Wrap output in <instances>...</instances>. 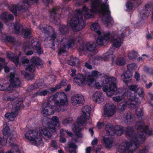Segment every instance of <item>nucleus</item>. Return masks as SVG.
Instances as JSON below:
<instances>
[{
  "label": "nucleus",
  "instance_id": "obj_3",
  "mask_svg": "<svg viewBox=\"0 0 153 153\" xmlns=\"http://www.w3.org/2000/svg\"><path fill=\"white\" fill-rule=\"evenodd\" d=\"M102 90L106 93L108 97H111L115 94L116 97H113V99L116 102L121 101L123 99L126 97V93L122 88H120L117 89L116 82L111 83L109 87L106 85L104 86Z\"/></svg>",
  "mask_w": 153,
  "mask_h": 153
},
{
  "label": "nucleus",
  "instance_id": "obj_20",
  "mask_svg": "<svg viewBox=\"0 0 153 153\" xmlns=\"http://www.w3.org/2000/svg\"><path fill=\"white\" fill-rule=\"evenodd\" d=\"M74 82L76 84L79 85H84L86 84V79L85 76L82 74H77L73 79Z\"/></svg>",
  "mask_w": 153,
  "mask_h": 153
},
{
  "label": "nucleus",
  "instance_id": "obj_64",
  "mask_svg": "<svg viewBox=\"0 0 153 153\" xmlns=\"http://www.w3.org/2000/svg\"><path fill=\"white\" fill-rule=\"evenodd\" d=\"M51 146L54 149H56L57 148V143L55 140H52L51 142Z\"/></svg>",
  "mask_w": 153,
  "mask_h": 153
},
{
  "label": "nucleus",
  "instance_id": "obj_53",
  "mask_svg": "<svg viewBox=\"0 0 153 153\" xmlns=\"http://www.w3.org/2000/svg\"><path fill=\"white\" fill-rule=\"evenodd\" d=\"M126 5L127 8V10L130 12L133 8V4L130 1H128L126 3Z\"/></svg>",
  "mask_w": 153,
  "mask_h": 153
},
{
  "label": "nucleus",
  "instance_id": "obj_44",
  "mask_svg": "<svg viewBox=\"0 0 153 153\" xmlns=\"http://www.w3.org/2000/svg\"><path fill=\"white\" fill-rule=\"evenodd\" d=\"M85 47L86 49V51L90 52H92L94 51L95 48V47L94 46L93 44H91L89 43L86 44L85 45Z\"/></svg>",
  "mask_w": 153,
  "mask_h": 153
},
{
  "label": "nucleus",
  "instance_id": "obj_9",
  "mask_svg": "<svg viewBox=\"0 0 153 153\" xmlns=\"http://www.w3.org/2000/svg\"><path fill=\"white\" fill-rule=\"evenodd\" d=\"M61 46L58 54L60 55L66 52L67 48L69 49L73 48L75 43L74 40L68 37H63L60 41Z\"/></svg>",
  "mask_w": 153,
  "mask_h": 153
},
{
  "label": "nucleus",
  "instance_id": "obj_5",
  "mask_svg": "<svg viewBox=\"0 0 153 153\" xmlns=\"http://www.w3.org/2000/svg\"><path fill=\"white\" fill-rule=\"evenodd\" d=\"M46 126L48 128L41 129L39 130L40 134L42 136L50 138L52 136L51 133L54 132L60 127V123L58 117L56 116H53L50 122L47 123Z\"/></svg>",
  "mask_w": 153,
  "mask_h": 153
},
{
  "label": "nucleus",
  "instance_id": "obj_39",
  "mask_svg": "<svg viewBox=\"0 0 153 153\" xmlns=\"http://www.w3.org/2000/svg\"><path fill=\"white\" fill-rule=\"evenodd\" d=\"M50 27H43L42 24H40L39 26V28L42 32L47 35H49L50 33L49 28Z\"/></svg>",
  "mask_w": 153,
  "mask_h": 153
},
{
  "label": "nucleus",
  "instance_id": "obj_36",
  "mask_svg": "<svg viewBox=\"0 0 153 153\" xmlns=\"http://www.w3.org/2000/svg\"><path fill=\"white\" fill-rule=\"evenodd\" d=\"M8 58L15 63L16 66L18 65L19 64V56H11L10 54H8L7 55Z\"/></svg>",
  "mask_w": 153,
  "mask_h": 153
},
{
  "label": "nucleus",
  "instance_id": "obj_13",
  "mask_svg": "<svg viewBox=\"0 0 153 153\" xmlns=\"http://www.w3.org/2000/svg\"><path fill=\"white\" fill-rule=\"evenodd\" d=\"M25 0H23V3L22 4H18L15 5L12 4L10 5L9 7L10 10L16 16H17V11L21 12H24L27 11L28 9V7L27 6H25V4L28 5H32V1H30L29 3L30 4H28L25 2Z\"/></svg>",
  "mask_w": 153,
  "mask_h": 153
},
{
  "label": "nucleus",
  "instance_id": "obj_4",
  "mask_svg": "<svg viewBox=\"0 0 153 153\" xmlns=\"http://www.w3.org/2000/svg\"><path fill=\"white\" fill-rule=\"evenodd\" d=\"M76 13L72 15L71 20L67 22L68 25L74 31L80 30L85 25L81 11L78 9L76 10Z\"/></svg>",
  "mask_w": 153,
  "mask_h": 153
},
{
  "label": "nucleus",
  "instance_id": "obj_41",
  "mask_svg": "<svg viewBox=\"0 0 153 153\" xmlns=\"http://www.w3.org/2000/svg\"><path fill=\"white\" fill-rule=\"evenodd\" d=\"M69 30V28L67 26L62 25H61L59 28V31L63 34H67Z\"/></svg>",
  "mask_w": 153,
  "mask_h": 153
},
{
  "label": "nucleus",
  "instance_id": "obj_23",
  "mask_svg": "<svg viewBox=\"0 0 153 153\" xmlns=\"http://www.w3.org/2000/svg\"><path fill=\"white\" fill-rule=\"evenodd\" d=\"M104 96L102 92L97 91L94 94L93 99L95 102L100 104L104 101Z\"/></svg>",
  "mask_w": 153,
  "mask_h": 153
},
{
  "label": "nucleus",
  "instance_id": "obj_25",
  "mask_svg": "<svg viewBox=\"0 0 153 153\" xmlns=\"http://www.w3.org/2000/svg\"><path fill=\"white\" fill-rule=\"evenodd\" d=\"M131 74L129 71H125L124 73L121 75V79L125 83L127 84L130 82Z\"/></svg>",
  "mask_w": 153,
  "mask_h": 153
},
{
  "label": "nucleus",
  "instance_id": "obj_56",
  "mask_svg": "<svg viewBox=\"0 0 153 153\" xmlns=\"http://www.w3.org/2000/svg\"><path fill=\"white\" fill-rule=\"evenodd\" d=\"M66 81L67 80L66 79H62L59 84L56 85L60 89L62 87L65 86L67 85Z\"/></svg>",
  "mask_w": 153,
  "mask_h": 153
},
{
  "label": "nucleus",
  "instance_id": "obj_17",
  "mask_svg": "<svg viewBox=\"0 0 153 153\" xmlns=\"http://www.w3.org/2000/svg\"><path fill=\"white\" fill-rule=\"evenodd\" d=\"M50 102V101L45 102L42 105L41 112L42 114L44 116H49L51 114L49 111L50 110V111H52L53 106L51 105Z\"/></svg>",
  "mask_w": 153,
  "mask_h": 153
},
{
  "label": "nucleus",
  "instance_id": "obj_8",
  "mask_svg": "<svg viewBox=\"0 0 153 153\" xmlns=\"http://www.w3.org/2000/svg\"><path fill=\"white\" fill-rule=\"evenodd\" d=\"M23 102L22 98H18L13 104V107L15 109L14 111L11 113H6L5 114V117L11 121L14 120L18 114L19 110L21 108H24Z\"/></svg>",
  "mask_w": 153,
  "mask_h": 153
},
{
  "label": "nucleus",
  "instance_id": "obj_33",
  "mask_svg": "<svg viewBox=\"0 0 153 153\" xmlns=\"http://www.w3.org/2000/svg\"><path fill=\"white\" fill-rule=\"evenodd\" d=\"M50 93V91L47 89H45L42 91L38 90L34 93L33 94V97H35L38 96H45L48 94Z\"/></svg>",
  "mask_w": 153,
  "mask_h": 153
},
{
  "label": "nucleus",
  "instance_id": "obj_14",
  "mask_svg": "<svg viewBox=\"0 0 153 153\" xmlns=\"http://www.w3.org/2000/svg\"><path fill=\"white\" fill-rule=\"evenodd\" d=\"M100 27L97 23L93 24L91 26V29L93 30L99 35L98 37L96 40V42L98 45H103L104 43L107 42L104 39L103 36H101V32L100 31Z\"/></svg>",
  "mask_w": 153,
  "mask_h": 153
},
{
  "label": "nucleus",
  "instance_id": "obj_40",
  "mask_svg": "<svg viewBox=\"0 0 153 153\" xmlns=\"http://www.w3.org/2000/svg\"><path fill=\"white\" fill-rule=\"evenodd\" d=\"M82 10L85 12V17L89 19L92 18L93 15L92 14H89L88 12V8L86 6H83L82 8Z\"/></svg>",
  "mask_w": 153,
  "mask_h": 153
},
{
  "label": "nucleus",
  "instance_id": "obj_54",
  "mask_svg": "<svg viewBox=\"0 0 153 153\" xmlns=\"http://www.w3.org/2000/svg\"><path fill=\"white\" fill-rule=\"evenodd\" d=\"M137 66L136 64L133 63L129 64L127 65L128 69L129 71L135 70L137 68Z\"/></svg>",
  "mask_w": 153,
  "mask_h": 153
},
{
  "label": "nucleus",
  "instance_id": "obj_16",
  "mask_svg": "<svg viewBox=\"0 0 153 153\" xmlns=\"http://www.w3.org/2000/svg\"><path fill=\"white\" fill-rule=\"evenodd\" d=\"M104 114L106 117H110L116 112V106L114 104H107L104 109Z\"/></svg>",
  "mask_w": 153,
  "mask_h": 153
},
{
  "label": "nucleus",
  "instance_id": "obj_51",
  "mask_svg": "<svg viewBox=\"0 0 153 153\" xmlns=\"http://www.w3.org/2000/svg\"><path fill=\"white\" fill-rule=\"evenodd\" d=\"M112 49V48H110V51L107 52L104 54V56L107 59L111 58H112V60H113L114 58L113 57V55L114 51H112L111 50Z\"/></svg>",
  "mask_w": 153,
  "mask_h": 153
},
{
  "label": "nucleus",
  "instance_id": "obj_26",
  "mask_svg": "<svg viewBox=\"0 0 153 153\" xmlns=\"http://www.w3.org/2000/svg\"><path fill=\"white\" fill-rule=\"evenodd\" d=\"M107 134L109 135L114 136L115 134V128L111 123L107 124L105 126Z\"/></svg>",
  "mask_w": 153,
  "mask_h": 153
},
{
  "label": "nucleus",
  "instance_id": "obj_7",
  "mask_svg": "<svg viewBox=\"0 0 153 153\" xmlns=\"http://www.w3.org/2000/svg\"><path fill=\"white\" fill-rule=\"evenodd\" d=\"M68 101L67 95L64 92L56 93L52 100V102H54V105L57 107L55 108V111L58 112L60 111V107H64L67 105Z\"/></svg>",
  "mask_w": 153,
  "mask_h": 153
},
{
  "label": "nucleus",
  "instance_id": "obj_11",
  "mask_svg": "<svg viewBox=\"0 0 153 153\" xmlns=\"http://www.w3.org/2000/svg\"><path fill=\"white\" fill-rule=\"evenodd\" d=\"M91 107L88 105L83 107L82 109L83 115L78 117L77 124L78 126H82L89 118L91 112Z\"/></svg>",
  "mask_w": 153,
  "mask_h": 153
},
{
  "label": "nucleus",
  "instance_id": "obj_38",
  "mask_svg": "<svg viewBox=\"0 0 153 153\" xmlns=\"http://www.w3.org/2000/svg\"><path fill=\"white\" fill-rule=\"evenodd\" d=\"M2 132L4 135L3 137H6L7 139L11 134L10 127L8 126H6L3 129Z\"/></svg>",
  "mask_w": 153,
  "mask_h": 153
},
{
  "label": "nucleus",
  "instance_id": "obj_1",
  "mask_svg": "<svg viewBox=\"0 0 153 153\" xmlns=\"http://www.w3.org/2000/svg\"><path fill=\"white\" fill-rule=\"evenodd\" d=\"M107 2L108 0H105ZM91 9L89 10L91 13L102 14V18L101 20L108 27L109 26H112L114 23V20L111 15L109 5L106 2L102 3V0H91Z\"/></svg>",
  "mask_w": 153,
  "mask_h": 153
},
{
  "label": "nucleus",
  "instance_id": "obj_49",
  "mask_svg": "<svg viewBox=\"0 0 153 153\" xmlns=\"http://www.w3.org/2000/svg\"><path fill=\"white\" fill-rule=\"evenodd\" d=\"M31 45L30 43L28 42H25L23 46V49L24 52H26L28 50L30 49Z\"/></svg>",
  "mask_w": 153,
  "mask_h": 153
},
{
  "label": "nucleus",
  "instance_id": "obj_28",
  "mask_svg": "<svg viewBox=\"0 0 153 153\" xmlns=\"http://www.w3.org/2000/svg\"><path fill=\"white\" fill-rule=\"evenodd\" d=\"M31 61L33 64L35 65L38 69L39 68V67L43 64L41 59L37 56L33 57Z\"/></svg>",
  "mask_w": 153,
  "mask_h": 153
},
{
  "label": "nucleus",
  "instance_id": "obj_32",
  "mask_svg": "<svg viewBox=\"0 0 153 153\" xmlns=\"http://www.w3.org/2000/svg\"><path fill=\"white\" fill-rule=\"evenodd\" d=\"M101 79L102 81L101 84L102 85V87L104 86L105 85H107L109 87L110 84L111 83L114 82H111V79L107 76H105L102 77Z\"/></svg>",
  "mask_w": 153,
  "mask_h": 153
},
{
  "label": "nucleus",
  "instance_id": "obj_61",
  "mask_svg": "<svg viewBox=\"0 0 153 153\" xmlns=\"http://www.w3.org/2000/svg\"><path fill=\"white\" fill-rule=\"evenodd\" d=\"M93 77H97L101 75V74L97 71H94L92 72L91 75Z\"/></svg>",
  "mask_w": 153,
  "mask_h": 153
},
{
  "label": "nucleus",
  "instance_id": "obj_42",
  "mask_svg": "<svg viewBox=\"0 0 153 153\" xmlns=\"http://www.w3.org/2000/svg\"><path fill=\"white\" fill-rule=\"evenodd\" d=\"M126 63V61L125 59L122 57L118 58L116 61V64L118 65H123Z\"/></svg>",
  "mask_w": 153,
  "mask_h": 153
},
{
  "label": "nucleus",
  "instance_id": "obj_35",
  "mask_svg": "<svg viewBox=\"0 0 153 153\" xmlns=\"http://www.w3.org/2000/svg\"><path fill=\"white\" fill-rule=\"evenodd\" d=\"M22 33H24V37L25 38H30L31 37V31L28 28L26 29L23 28Z\"/></svg>",
  "mask_w": 153,
  "mask_h": 153
},
{
  "label": "nucleus",
  "instance_id": "obj_59",
  "mask_svg": "<svg viewBox=\"0 0 153 153\" xmlns=\"http://www.w3.org/2000/svg\"><path fill=\"white\" fill-rule=\"evenodd\" d=\"M137 87L138 85H131L128 86V88L130 90L134 91V93L138 88Z\"/></svg>",
  "mask_w": 153,
  "mask_h": 153
},
{
  "label": "nucleus",
  "instance_id": "obj_34",
  "mask_svg": "<svg viewBox=\"0 0 153 153\" xmlns=\"http://www.w3.org/2000/svg\"><path fill=\"white\" fill-rule=\"evenodd\" d=\"M103 141L107 148H109L111 146L113 143V140L111 137H105L103 138Z\"/></svg>",
  "mask_w": 153,
  "mask_h": 153
},
{
  "label": "nucleus",
  "instance_id": "obj_19",
  "mask_svg": "<svg viewBox=\"0 0 153 153\" xmlns=\"http://www.w3.org/2000/svg\"><path fill=\"white\" fill-rule=\"evenodd\" d=\"M60 11V9L57 7L53 8L51 10L50 17L54 22H57L60 19L61 15Z\"/></svg>",
  "mask_w": 153,
  "mask_h": 153
},
{
  "label": "nucleus",
  "instance_id": "obj_21",
  "mask_svg": "<svg viewBox=\"0 0 153 153\" xmlns=\"http://www.w3.org/2000/svg\"><path fill=\"white\" fill-rule=\"evenodd\" d=\"M9 81L13 88L20 87L21 81L18 78L15 77V74L12 73L10 74Z\"/></svg>",
  "mask_w": 153,
  "mask_h": 153
},
{
  "label": "nucleus",
  "instance_id": "obj_30",
  "mask_svg": "<svg viewBox=\"0 0 153 153\" xmlns=\"http://www.w3.org/2000/svg\"><path fill=\"white\" fill-rule=\"evenodd\" d=\"M10 96L7 97V101H13L17 98L19 96V93L16 90H12Z\"/></svg>",
  "mask_w": 153,
  "mask_h": 153
},
{
  "label": "nucleus",
  "instance_id": "obj_31",
  "mask_svg": "<svg viewBox=\"0 0 153 153\" xmlns=\"http://www.w3.org/2000/svg\"><path fill=\"white\" fill-rule=\"evenodd\" d=\"M72 130L75 134L78 137H81L82 136V134L81 133L82 128L77 126H74L72 128Z\"/></svg>",
  "mask_w": 153,
  "mask_h": 153
},
{
  "label": "nucleus",
  "instance_id": "obj_29",
  "mask_svg": "<svg viewBox=\"0 0 153 153\" xmlns=\"http://www.w3.org/2000/svg\"><path fill=\"white\" fill-rule=\"evenodd\" d=\"M67 62L71 65H75L79 63V59L76 57L70 56L67 60Z\"/></svg>",
  "mask_w": 153,
  "mask_h": 153
},
{
  "label": "nucleus",
  "instance_id": "obj_2",
  "mask_svg": "<svg viewBox=\"0 0 153 153\" xmlns=\"http://www.w3.org/2000/svg\"><path fill=\"white\" fill-rule=\"evenodd\" d=\"M136 127L138 131L141 132L136 134V135L133 137L131 140L134 142L135 146L137 147L140 143H143L146 140V134L149 136L153 135V131L150 130L148 131L149 126L146 125L145 123L142 120L138 121L136 124Z\"/></svg>",
  "mask_w": 153,
  "mask_h": 153
},
{
  "label": "nucleus",
  "instance_id": "obj_37",
  "mask_svg": "<svg viewBox=\"0 0 153 153\" xmlns=\"http://www.w3.org/2000/svg\"><path fill=\"white\" fill-rule=\"evenodd\" d=\"M133 118V117L131 113L128 112L126 113L124 117L126 123L127 124H130Z\"/></svg>",
  "mask_w": 153,
  "mask_h": 153
},
{
  "label": "nucleus",
  "instance_id": "obj_57",
  "mask_svg": "<svg viewBox=\"0 0 153 153\" xmlns=\"http://www.w3.org/2000/svg\"><path fill=\"white\" fill-rule=\"evenodd\" d=\"M85 78L86 79V84L87 82L92 83L94 80V78L91 75H88L87 77L85 76Z\"/></svg>",
  "mask_w": 153,
  "mask_h": 153
},
{
  "label": "nucleus",
  "instance_id": "obj_58",
  "mask_svg": "<svg viewBox=\"0 0 153 153\" xmlns=\"http://www.w3.org/2000/svg\"><path fill=\"white\" fill-rule=\"evenodd\" d=\"M144 71L150 74L153 75V69L147 66H145L144 67Z\"/></svg>",
  "mask_w": 153,
  "mask_h": 153
},
{
  "label": "nucleus",
  "instance_id": "obj_45",
  "mask_svg": "<svg viewBox=\"0 0 153 153\" xmlns=\"http://www.w3.org/2000/svg\"><path fill=\"white\" fill-rule=\"evenodd\" d=\"M136 114L139 119H142L143 116V109L141 108H137L135 111Z\"/></svg>",
  "mask_w": 153,
  "mask_h": 153
},
{
  "label": "nucleus",
  "instance_id": "obj_22",
  "mask_svg": "<svg viewBox=\"0 0 153 153\" xmlns=\"http://www.w3.org/2000/svg\"><path fill=\"white\" fill-rule=\"evenodd\" d=\"M31 45L34 50L36 51L38 55H40L43 53V50L41 46V44L39 41H35L34 39L31 40Z\"/></svg>",
  "mask_w": 153,
  "mask_h": 153
},
{
  "label": "nucleus",
  "instance_id": "obj_46",
  "mask_svg": "<svg viewBox=\"0 0 153 153\" xmlns=\"http://www.w3.org/2000/svg\"><path fill=\"white\" fill-rule=\"evenodd\" d=\"M137 53L133 51L128 53V57L129 59L134 60L137 57Z\"/></svg>",
  "mask_w": 153,
  "mask_h": 153
},
{
  "label": "nucleus",
  "instance_id": "obj_18",
  "mask_svg": "<svg viewBox=\"0 0 153 153\" xmlns=\"http://www.w3.org/2000/svg\"><path fill=\"white\" fill-rule=\"evenodd\" d=\"M72 103L75 106H77V105H81L84 103V99L83 97L79 94H76L71 98Z\"/></svg>",
  "mask_w": 153,
  "mask_h": 153
},
{
  "label": "nucleus",
  "instance_id": "obj_47",
  "mask_svg": "<svg viewBox=\"0 0 153 153\" xmlns=\"http://www.w3.org/2000/svg\"><path fill=\"white\" fill-rule=\"evenodd\" d=\"M23 26L21 24L16 23L14 25V33L18 34L20 32V29L21 27H22Z\"/></svg>",
  "mask_w": 153,
  "mask_h": 153
},
{
  "label": "nucleus",
  "instance_id": "obj_62",
  "mask_svg": "<svg viewBox=\"0 0 153 153\" xmlns=\"http://www.w3.org/2000/svg\"><path fill=\"white\" fill-rule=\"evenodd\" d=\"M118 149L119 152L123 153L127 151L124 145H120Z\"/></svg>",
  "mask_w": 153,
  "mask_h": 153
},
{
  "label": "nucleus",
  "instance_id": "obj_24",
  "mask_svg": "<svg viewBox=\"0 0 153 153\" xmlns=\"http://www.w3.org/2000/svg\"><path fill=\"white\" fill-rule=\"evenodd\" d=\"M0 19L5 23H7L14 19V17L11 14H8L7 13L4 12L0 15Z\"/></svg>",
  "mask_w": 153,
  "mask_h": 153
},
{
  "label": "nucleus",
  "instance_id": "obj_15",
  "mask_svg": "<svg viewBox=\"0 0 153 153\" xmlns=\"http://www.w3.org/2000/svg\"><path fill=\"white\" fill-rule=\"evenodd\" d=\"M15 138L10 137L9 138V140L8 141L7 138L6 137H0V147L4 146L6 145L7 146H12V147L17 148L18 147V145L15 143Z\"/></svg>",
  "mask_w": 153,
  "mask_h": 153
},
{
  "label": "nucleus",
  "instance_id": "obj_48",
  "mask_svg": "<svg viewBox=\"0 0 153 153\" xmlns=\"http://www.w3.org/2000/svg\"><path fill=\"white\" fill-rule=\"evenodd\" d=\"M150 11L149 10H146L143 13H140V16L141 17V19L143 20H145L148 17L150 14Z\"/></svg>",
  "mask_w": 153,
  "mask_h": 153
},
{
  "label": "nucleus",
  "instance_id": "obj_27",
  "mask_svg": "<svg viewBox=\"0 0 153 153\" xmlns=\"http://www.w3.org/2000/svg\"><path fill=\"white\" fill-rule=\"evenodd\" d=\"M137 94H138L139 97L141 98V99H143L144 98V93L143 89L140 87L138 88L134 94H131V93H130L129 94H128L127 96H133L135 97L138 98H138L136 97Z\"/></svg>",
  "mask_w": 153,
  "mask_h": 153
},
{
  "label": "nucleus",
  "instance_id": "obj_12",
  "mask_svg": "<svg viewBox=\"0 0 153 153\" xmlns=\"http://www.w3.org/2000/svg\"><path fill=\"white\" fill-rule=\"evenodd\" d=\"M134 128L132 126H128L125 128V132L126 137L130 138V141L126 142L125 144L124 145L127 150H128L131 147L132 144L136 147L133 142L131 140L133 137L136 135V134H134ZM139 146V145L136 147H138Z\"/></svg>",
  "mask_w": 153,
  "mask_h": 153
},
{
  "label": "nucleus",
  "instance_id": "obj_43",
  "mask_svg": "<svg viewBox=\"0 0 153 153\" xmlns=\"http://www.w3.org/2000/svg\"><path fill=\"white\" fill-rule=\"evenodd\" d=\"M121 44V38L114 39L113 40V45L114 47L116 48H119Z\"/></svg>",
  "mask_w": 153,
  "mask_h": 153
},
{
  "label": "nucleus",
  "instance_id": "obj_60",
  "mask_svg": "<svg viewBox=\"0 0 153 153\" xmlns=\"http://www.w3.org/2000/svg\"><path fill=\"white\" fill-rule=\"evenodd\" d=\"M72 118L71 117L67 118L63 120L62 123L64 124L71 123L72 122Z\"/></svg>",
  "mask_w": 153,
  "mask_h": 153
},
{
  "label": "nucleus",
  "instance_id": "obj_10",
  "mask_svg": "<svg viewBox=\"0 0 153 153\" xmlns=\"http://www.w3.org/2000/svg\"><path fill=\"white\" fill-rule=\"evenodd\" d=\"M25 138L30 142L36 144L42 140V138L38 131L29 130L25 132Z\"/></svg>",
  "mask_w": 153,
  "mask_h": 153
},
{
  "label": "nucleus",
  "instance_id": "obj_6",
  "mask_svg": "<svg viewBox=\"0 0 153 153\" xmlns=\"http://www.w3.org/2000/svg\"><path fill=\"white\" fill-rule=\"evenodd\" d=\"M126 100L123 102H121L118 105V111L122 113L125 111L127 106L135 108L138 107L140 103V101L138 98L132 96H127Z\"/></svg>",
  "mask_w": 153,
  "mask_h": 153
},
{
  "label": "nucleus",
  "instance_id": "obj_63",
  "mask_svg": "<svg viewBox=\"0 0 153 153\" xmlns=\"http://www.w3.org/2000/svg\"><path fill=\"white\" fill-rule=\"evenodd\" d=\"M21 74L24 75V77L26 79L28 80L30 79V77L31 76V74H30L27 73L24 71H22Z\"/></svg>",
  "mask_w": 153,
  "mask_h": 153
},
{
  "label": "nucleus",
  "instance_id": "obj_50",
  "mask_svg": "<svg viewBox=\"0 0 153 153\" xmlns=\"http://www.w3.org/2000/svg\"><path fill=\"white\" fill-rule=\"evenodd\" d=\"M102 36L104 39L105 40V41L107 42L112 37L111 33L109 31L106 33H104L103 36Z\"/></svg>",
  "mask_w": 153,
  "mask_h": 153
},
{
  "label": "nucleus",
  "instance_id": "obj_52",
  "mask_svg": "<svg viewBox=\"0 0 153 153\" xmlns=\"http://www.w3.org/2000/svg\"><path fill=\"white\" fill-rule=\"evenodd\" d=\"M25 70L30 73H33L35 70V67L33 64L27 66L25 68Z\"/></svg>",
  "mask_w": 153,
  "mask_h": 153
},
{
  "label": "nucleus",
  "instance_id": "obj_55",
  "mask_svg": "<svg viewBox=\"0 0 153 153\" xmlns=\"http://www.w3.org/2000/svg\"><path fill=\"white\" fill-rule=\"evenodd\" d=\"M5 41L11 43L14 42L15 38L10 36H7L5 38Z\"/></svg>",
  "mask_w": 153,
  "mask_h": 153
}]
</instances>
